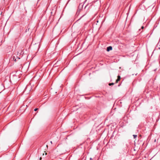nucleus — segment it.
I'll return each mask as SVG.
<instances>
[{
  "instance_id": "nucleus-5",
  "label": "nucleus",
  "mask_w": 160,
  "mask_h": 160,
  "mask_svg": "<svg viewBox=\"0 0 160 160\" xmlns=\"http://www.w3.org/2000/svg\"><path fill=\"white\" fill-rule=\"evenodd\" d=\"M121 77L119 75H118V79H120Z\"/></svg>"
},
{
  "instance_id": "nucleus-10",
  "label": "nucleus",
  "mask_w": 160,
  "mask_h": 160,
  "mask_svg": "<svg viewBox=\"0 0 160 160\" xmlns=\"http://www.w3.org/2000/svg\"><path fill=\"white\" fill-rule=\"evenodd\" d=\"M42 159V158L40 157V160H41Z\"/></svg>"
},
{
  "instance_id": "nucleus-1",
  "label": "nucleus",
  "mask_w": 160,
  "mask_h": 160,
  "mask_svg": "<svg viewBox=\"0 0 160 160\" xmlns=\"http://www.w3.org/2000/svg\"><path fill=\"white\" fill-rule=\"evenodd\" d=\"M30 87V85H28L25 88V91L27 90L28 89V88H29Z\"/></svg>"
},
{
  "instance_id": "nucleus-15",
  "label": "nucleus",
  "mask_w": 160,
  "mask_h": 160,
  "mask_svg": "<svg viewBox=\"0 0 160 160\" xmlns=\"http://www.w3.org/2000/svg\"><path fill=\"white\" fill-rule=\"evenodd\" d=\"M90 159H91H91H92V158H90Z\"/></svg>"
},
{
  "instance_id": "nucleus-6",
  "label": "nucleus",
  "mask_w": 160,
  "mask_h": 160,
  "mask_svg": "<svg viewBox=\"0 0 160 160\" xmlns=\"http://www.w3.org/2000/svg\"><path fill=\"white\" fill-rule=\"evenodd\" d=\"M38 109V108H35L34 109V111H36Z\"/></svg>"
},
{
  "instance_id": "nucleus-18",
  "label": "nucleus",
  "mask_w": 160,
  "mask_h": 160,
  "mask_svg": "<svg viewBox=\"0 0 160 160\" xmlns=\"http://www.w3.org/2000/svg\"><path fill=\"white\" fill-rule=\"evenodd\" d=\"M141 29H139V30L140 31Z\"/></svg>"
},
{
  "instance_id": "nucleus-8",
  "label": "nucleus",
  "mask_w": 160,
  "mask_h": 160,
  "mask_svg": "<svg viewBox=\"0 0 160 160\" xmlns=\"http://www.w3.org/2000/svg\"><path fill=\"white\" fill-rule=\"evenodd\" d=\"M144 28V27H143V26H142L141 27V29H143V28Z\"/></svg>"
},
{
  "instance_id": "nucleus-7",
  "label": "nucleus",
  "mask_w": 160,
  "mask_h": 160,
  "mask_svg": "<svg viewBox=\"0 0 160 160\" xmlns=\"http://www.w3.org/2000/svg\"><path fill=\"white\" fill-rule=\"evenodd\" d=\"M114 84V83H111V85H112Z\"/></svg>"
},
{
  "instance_id": "nucleus-4",
  "label": "nucleus",
  "mask_w": 160,
  "mask_h": 160,
  "mask_svg": "<svg viewBox=\"0 0 160 160\" xmlns=\"http://www.w3.org/2000/svg\"><path fill=\"white\" fill-rule=\"evenodd\" d=\"M133 136L134 138H135L137 136V135H133Z\"/></svg>"
},
{
  "instance_id": "nucleus-16",
  "label": "nucleus",
  "mask_w": 160,
  "mask_h": 160,
  "mask_svg": "<svg viewBox=\"0 0 160 160\" xmlns=\"http://www.w3.org/2000/svg\"><path fill=\"white\" fill-rule=\"evenodd\" d=\"M81 4L79 5V7L80 6Z\"/></svg>"
},
{
  "instance_id": "nucleus-11",
  "label": "nucleus",
  "mask_w": 160,
  "mask_h": 160,
  "mask_svg": "<svg viewBox=\"0 0 160 160\" xmlns=\"http://www.w3.org/2000/svg\"><path fill=\"white\" fill-rule=\"evenodd\" d=\"M108 85H109V86H110V83H109L108 84Z\"/></svg>"
},
{
  "instance_id": "nucleus-17",
  "label": "nucleus",
  "mask_w": 160,
  "mask_h": 160,
  "mask_svg": "<svg viewBox=\"0 0 160 160\" xmlns=\"http://www.w3.org/2000/svg\"><path fill=\"white\" fill-rule=\"evenodd\" d=\"M47 154V153H45V155H46Z\"/></svg>"
},
{
  "instance_id": "nucleus-9",
  "label": "nucleus",
  "mask_w": 160,
  "mask_h": 160,
  "mask_svg": "<svg viewBox=\"0 0 160 160\" xmlns=\"http://www.w3.org/2000/svg\"><path fill=\"white\" fill-rule=\"evenodd\" d=\"M112 47L111 46V51L112 50Z\"/></svg>"
},
{
  "instance_id": "nucleus-2",
  "label": "nucleus",
  "mask_w": 160,
  "mask_h": 160,
  "mask_svg": "<svg viewBox=\"0 0 160 160\" xmlns=\"http://www.w3.org/2000/svg\"><path fill=\"white\" fill-rule=\"evenodd\" d=\"M110 51V46H109L107 48V51L109 52Z\"/></svg>"
},
{
  "instance_id": "nucleus-12",
  "label": "nucleus",
  "mask_w": 160,
  "mask_h": 160,
  "mask_svg": "<svg viewBox=\"0 0 160 160\" xmlns=\"http://www.w3.org/2000/svg\"><path fill=\"white\" fill-rule=\"evenodd\" d=\"M50 142L52 143V141H51Z\"/></svg>"
},
{
  "instance_id": "nucleus-14",
  "label": "nucleus",
  "mask_w": 160,
  "mask_h": 160,
  "mask_svg": "<svg viewBox=\"0 0 160 160\" xmlns=\"http://www.w3.org/2000/svg\"><path fill=\"white\" fill-rule=\"evenodd\" d=\"M98 22V21H97V22Z\"/></svg>"
},
{
  "instance_id": "nucleus-13",
  "label": "nucleus",
  "mask_w": 160,
  "mask_h": 160,
  "mask_svg": "<svg viewBox=\"0 0 160 160\" xmlns=\"http://www.w3.org/2000/svg\"><path fill=\"white\" fill-rule=\"evenodd\" d=\"M156 70V69H155L154 70V71H155Z\"/></svg>"
},
{
  "instance_id": "nucleus-3",
  "label": "nucleus",
  "mask_w": 160,
  "mask_h": 160,
  "mask_svg": "<svg viewBox=\"0 0 160 160\" xmlns=\"http://www.w3.org/2000/svg\"><path fill=\"white\" fill-rule=\"evenodd\" d=\"M120 79H117L116 80V83H117L118 82L120 81Z\"/></svg>"
}]
</instances>
